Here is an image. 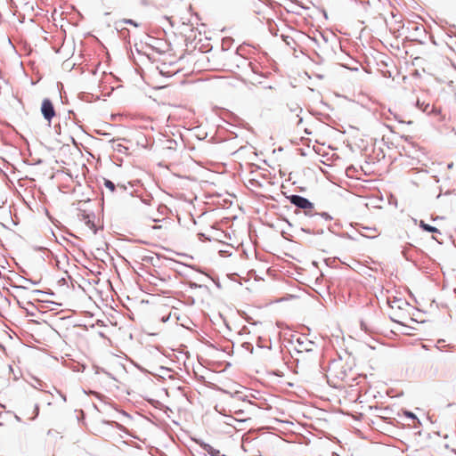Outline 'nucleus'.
I'll return each instance as SVG.
<instances>
[{
    "label": "nucleus",
    "mask_w": 456,
    "mask_h": 456,
    "mask_svg": "<svg viewBox=\"0 0 456 456\" xmlns=\"http://www.w3.org/2000/svg\"><path fill=\"white\" fill-rule=\"evenodd\" d=\"M200 238H203L205 235L204 233H199Z\"/></svg>",
    "instance_id": "25"
},
{
    "label": "nucleus",
    "mask_w": 456,
    "mask_h": 456,
    "mask_svg": "<svg viewBox=\"0 0 456 456\" xmlns=\"http://www.w3.org/2000/svg\"><path fill=\"white\" fill-rule=\"evenodd\" d=\"M301 231L309 234H322L323 229L318 227L302 226Z\"/></svg>",
    "instance_id": "11"
},
{
    "label": "nucleus",
    "mask_w": 456,
    "mask_h": 456,
    "mask_svg": "<svg viewBox=\"0 0 456 456\" xmlns=\"http://www.w3.org/2000/svg\"><path fill=\"white\" fill-rule=\"evenodd\" d=\"M86 224L94 232V234L97 232V228L94 221L88 219L86 220Z\"/></svg>",
    "instance_id": "15"
},
{
    "label": "nucleus",
    "mask_w": 456,
    "mask_h": 456,
    "mask_svg": "<svg viewBox=\"0 0 456 456\" xmlns=\"http://www.w3.org/2000/svg\"><path fill=\"white\" fill-rule=\"evenodd\" d=\"M403 414H404L405 417H407L409 419H413L415 421L414 428H416V421L419 424H420V421L419 420V419L416 417V415L413 412L405 410V411H403Z\"/></svg>",
    "instance_id": "13"
},
{
    "label": "nucleus",
    "mask_w": 456,
    "mask_h": 456,
    "mask_svg": "<svg viewBox=\"0 0 456 456\" xmlns=\"http://www.w3.org/2000/svg\"><path fill=\"white\" fill-rule=\"evenodd\" d=\"M297 110H299L300 111L302 110L298 106H297L295 109H291V110L295 111Z\"/></svg>",
    "instance_id": "22"
},
{
    "label": "nucleus",
    "mask_w": 456,
    "mask_h": 456,
    "mask_svg": "<svg viewBox=\"0 0 456 456\" xmlns=\"http://www.w3.org/2000/svg\"><path fill=\"white\" fill-rule=\"evenodd\" d=\"M387 303L392 309H403L404 306L408 305V303L405 300L397 297H393L392 299L388 298Z\"/></svg>",
    "instance_id": "8"
},
{
    "label": "nucleus",
    "mask_w": 456,
    "mask_h": 456,
    "mask_svg": "<svg viewBox=\"0 0 456 456\" xmlns=\"http://www.w3.org/2000/svg\"><path fill=\"white\" fill-rule=\"evenodd\" d=\"M244 345H247V348H248V346H250L251 348V351L253 350V346L249 343H245Z\"/></svg>",
    "instance_id": "21"
},
{
    "label": "nucleus",
    "mask_w": 456,
    "mask_h": 456,
    "mask_svg": "<svg viewBox=\"0 0 456 456\" xmlns=\"http://www.w3.org/2000/svg\"><path fill=\"white\" fill-rule=\"evenodd\" d=\"M35 411H36V417L38 415V412H39V407L38 405H36L35 407Z\"/></svg>",
    "instance_id": "19"
},
{
    "label": "nucleus",
    "mask_w": 456,
    "mask_h": 456,
    "mask_svg": "<svg viewBox=\"0 0 456 456\" xmlns=\"http://www.w3.org/2000/svg\"><path fill=\"white\" fill-rule=\"evenodd\" d=\"M56 434H57V431L54 429H49L47 431V436H54Z\"/></svg>",
    "instance_id": "17"
},
{
    "label": "nucleus",
    "mask_w": 456,
    "mask_h": 456,
    "mask_svg": "<svg viewBox=\"0 0 456 456\" xmlns=\"http://www.w3.org/2000/svg\"><path fill=\"white\" fill-rule=\"evenodd\" d=\"M419 226L426 232H439V230L435 227V226H432L428 224H426L424 221H421L420 222V224Z\"/></svg>",
    "instance_id": "12"
},
{
    "label": "nucleus",
    "mask_w": 456,
    "mask_h": 456,
    "mask_svg": "<svg viewBox=\"0 0 456 456\" xmlns=\"http://www.w3.org/2000/svg\"><path fill=\"white\" fill-rule=\"evenodd\" d=\"M452 166H453V163H450V164H448L447 167H448V168H452Z\"/></svg>",
    "instance_id": "23"
},
{
    "label": "nucleus",
    "mask_w": 456,
    "mask_h": 456,
    "mask_svg": "<svg viewBox=\"0 0 456 456\" xmlns=\"http://www.w3.org/2000/svg\"><path fill=\"white\" fill-rule=\"evenodd\" d=\"M395 118L396 120H398L399 122H403V120H402V119L400 118V117H399L397 114H395Z\"/></svg>",
    "instance_id": "20"
},
{
    "label": "nucleus",
    "mask_w": 456,
    "mask_h": 456,
    "mask_svg": "<svg viewBox=\"0 0 456 456\" xmlns=\"http://www.w3.org/2000/svg\"><path fill=\"white\" fill-rule=\"evenodd\" d=\"M61 396L62 397L63 401H66V395H65L61 394Z\"/></svg>",
    "instance_id": "24"
},
{
    "label": "nucleus",
    "mask_w": 456,
    "mask_h": 456,
    "mask_svg": "<svg viewBox=\"0 0 456 456\" xmlns=\"http://www.w3.org/2000/svg\"><path fill=\"white\" fill-rule=\"evenodd\" d=\"M196 443L209 455L211 456H224V454H222L219 450L213 448L210 444L201 441V440H196Z\"/></svg>",
    "instance_id": "5"
},
{
    "label": "nucleus",
    "mask_w": 456,
    "mask_h": 456,
    "mask_svg": "<svg viewBox=\"0 0 456 456\" xmlns=\"http://www.w3.org/2000/svg\"><path fill=\"white\" fill-rule=\"evenodd\" d=\"M301 223L303 226H309V227H318L320 225H322V222L321 219H315L314 217L310 216H303L301 218Z\"/></svg>",
    "instance_id": "7"
},
{
    "label": "nucleus",
    "mask_w": 456,
    "mask_h": 456,
    "mask_svg": "<svg viewBox=\"0 0 456 456\" xmlns=\"http://www.w3.org/2000/svg\"><path fill=\"white\" fill-rule=\"evenodd\" d=\"M105 423L114 424L119 429H123L124 428V427L121 424H119L118 422H115V421H106Z\"/></svg>",
    "instance_id": "16"
},
{
    "label": "nucleus",
    "mask_w": 456,
    "mask_h": 456,
    "mask_svg": "<svg viewBox=\"0 0 456 456\" xmlns=\"http://www.w3.org/2000/svg\"><path fill=\"white\" fill-rule=\"evenodd\" d=\"M35 292H36V293H42V291H41V290H36Z\"/></svg>",
    "instance_id": "26"
},
{
    "label": "nucleus",
    "mask_w": 456,
    "mask_h": 456,
    "mask_svg": "<svg viewBox=\"0 0 456 456\" xmlns=\"http://www.w3.org/2000/svg\"><path fill=\"white\" fill-rule=\"evenodd\" d=\"M310 217H314L315 219H321L322 223L332 220V216L329 213H327V212L319 213V212H316L314 209L313 210Z\"/></svg>",
    "instance_id": "9"
},
{
    "label": "nucleus",
    "mask_w": 456,
    "mask_h": 456,
    "mask_svg": "<svg viewBox=\"0 0 456 456\" xmlns=\"http://www.w3.org/2000/svg\"><path fill=\"white\" fill-rule=\"evenodd\" d=\"M353 226L362 237L374 239L379 235V232L375 227L365 226L359 223H355Z\"/></svg>",
    "instance_id": "4"
},
{
    "label": "nucleus",
    "mask_w": 456,
    "mask_h": 456,
    "mask_svg": "<svg viewBox=\"0 0 456 456\" xmlns=\"http://www.w3.org/2000/svg\"><path fill=\"white\" fill-rule=\"evenodd\" d=\"M315 347V343L305 336H299L296 338V350L297 353L312 352Z\"/></svg>",
    "instance_id": "2"
},
{
    "label": "nucleus",
    "mask_w": 456,
    "mask_h": 456,
    "mask_svg": "<svg viewBox=\"0 0 456 456\" xmlns=\"http://www.w3.org/2000/svg\"><path fill=\"white\" fill-rule=\"evenodd\" d=\"M104 186L110 190V192H114L115 191H120V193H124L126 191V186L123 184L116 185L112 181L109 179H104Z\"/></svg>",
    "instance_id": "6"
},
{
    "label": "nucleus",
    "mask_w": 456,
    "mask_h": 456,
    "mask_svg": "<svg viewBox=\"0 0 456 456\" xmlns=\"http://www.w3.org/2000/svg\"><path fill=\"white\" fill-rule=\"evenodd\" d=\"M287 199L292 205L304 210L303 216H311L314 208V205L308 199L297 194L289 195Z\"/></svg>",
    "instance_id": "1"
},
{
    "label": "nucleus",
    "mask_w": 456,
    "mask_h": 456,
    "mask_svg": "<svg viewBox=\"0 0 456 456\" xmlns=\"http://www.w3.org/2000/svg\"><path fill=\"white\" fill-rule=\"evenodd\" d=\"M201 287L200 285L195 283V282H190V288H200Z\"/></svg>",
    "instance_id": "18"
},
{
    "label": "nucleus",
    "mask_w": 456,
    "mask_h": 456,
    "mask_svg": "<svg viewBox=\"0 0 456 456\" xmlns=\"http://www.w3.org/2000/svg\"><path fill=\"white\" fill-rule=\"evenodd\" d=\"M118 23L132 25L135 28L139 27V24L132 19H123V20H119Z\"/></svg>",
    "instance_id": "14"
},
{
    "label": "nucleus",
    "mask_w": 456,
    "mask_h": 456,
    "mask_svg": "<svg viewBox=\"0 0 456 456\" xmlns=\"http://www.w3.org/2000/svg\"><path fill=\"white\" fill-rule=\"evenodd\" d=\"M41 113L45 120L51 122L55 116V110L52 101L48 98L43 100L41 104Z\"/></svg>",
    "instance_id": "3"
},
{
    "label": "nucleus",
    "mask_w": 456,
    "mask_h": 456,
    "mask_svg": "<svg viewBox=\"0 0 456 456\" xmlns=\"http://www.w3.org/2000/svg\"><path fill=\"white\" fill-rule=\"evenodd\" d=\"M417 104V107L421 110L423 112H426V113H432L435 111V108L433 106H431L429 103H426V102H421L419 100L417 101L416 102Z\"/></svg>",
    "instance_id": "10"
}]
</instances>
